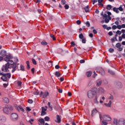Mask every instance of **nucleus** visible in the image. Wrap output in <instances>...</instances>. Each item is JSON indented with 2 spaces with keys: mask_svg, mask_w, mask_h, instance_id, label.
Segmentation results:
<instances>
[{
  "mask_svg": "<svg viewBox=\"0 0 125 125\" xmlns=\"http://www.w3.org/2000/svg\"><path fill=\"white\" fill-rule=\"evenodd\" d=\"M17 67V64H16V62H13V61H11L10 62L6 63L1 67V70L2 72H5V73H7V72H9L8 69H12V73H14L15 71H16V68Z\"/></svg>",
  "mask_w": 125,
  "mask_h": 125,
  "instance_id": "obj_1",
  "label": "nucleus"
},
{
  "mask_svg": "<svg viewBox=\"0 0 125 125\" xmlns=\"http://www.w3.org/2000/svg\"><path fill=\"white\" fill-rule=\"evenodd\" d=\"M3 111L4 114L9 115V114H11V112L13 111V107L10 105H7L3 108Z\"/></svg>",
  "mask_w": 125,
  "mask_h": 125,
  "instance_id": "obj_2",
  "label": "nucleus"
},
{
  "mask_svg": "<svg viewBox=\"0 0 125 125\" xmlns=\"http://www.w3.org/2000/svg\"><path fill=\"white\" fill-rule=\"evenodd\" d=\"M97 92V88L94 87L92 90H90L87 92V96L88 98L90 99L93 98V96L96 94Z\"/></svg>",
  "mask_w": 125,
  "mask_h": 125,
  "instance_id": "obj_3",
  "label": "nucleus"
},
{
  "mask_svg": "<svg viewBox=\"0 0 125 125\" xmlns=\"http://www.w3.org/2000/svg\"><path fill=\"white\" fill-rule=\"evenodd\" d=\"M0 76H2V77H1V80H2L3 82L7 81V77H6V74L3 73V72H0Z\"/></svg>",
  "mask_w": 125,
  "mask_h": 125,
  "instance_id": "obj_4",
  "label": "nucleus"
},
{
  "mask_svg": "<svg viewBox=\"0 0 125 125\" xmlns=\"http://www.w3.org/2000/svg\"><path fill=\"white\" fill-rule=\"evenodd\" d=\"M11 116L13 121H17L18 120V114L17 113H12Z\"/></svg>",
  "mask_w": 125,
  "mask_h": 125,
  "instance_id": "obj_5",
  "label": "nucleus"
},
{
  "mask_svg": "<svg viewBox=\"0 0 125 125\" xmlns=\"http://www.w3.org/2000/svg\"><path fill=\"white\" fill-rule=\"evenodd\" d=\"M97 72H98V73H100V74H101L102 76H104V75H105V71L104 70V69H103L102 67H99L98 69Z\"/></svg>",
  "mask_w": 125,
  "mask_h": 125,
  "instance_id": "obj_6",
  "label": "nucleus"
},
{
  "mask_svg": "<svg viewBox=\"0 0 125 125\" xmlns=\"http://www.w3.org/2000/svg\"><path fill=\"white\" fill-rule=\"evenodd\" d=\"M0 123H5V122H6V117L4 115H0Z\"/></svg>",
  "mask_w": 125,
  "mask_h": 125,
  "instance_id": "obj_7",
  "label": "nucleus"
},
{
  "mask_svg": "<svg viewBox=\"0 0 125 125\" xmlns=\"http://www.w3.org/2000/svg\"><path fill=\"white\" fill-rule=\"evenodd\" d=\"M0 54L1 55V56H3V57H5V56H6L7 55V52L5 50H1L0 52Z\"/></svg>",
  "mask_w": 125,
  "mask_h": 125,
  "instance_id": "obj_8",
  "label": "nucleus"
},
{
  "mask_svg": "<svg viewBox=\"0 0 125 125\" xmlns=\"http://www.w3.org/2000/svg\"><path fill=\"white\" fill-rule=\"evenodd\" d=\"M116 86L117 88H122L123 87V84L121 82H117L116 83Z\"/></svg>",
  "mask_w": 125,
  "mask_h": 125,
  "instance_id": "obj_9",
  "label": "nucleus"
},
{
  "mask_svg": "<svg viewBox=\"0 0 125 125\" xmlns=\"http://www.w3.org/2000/svg\"><path fill=\"white\" fill-rule=\"evenodd\" d=\"M16 109L19 112H20V111H21V112H25V109H24V108H23V107H22V106H21V105L17 106Z\"/></svg>",
  "mask_w": 125,
  "mask_h": 125,
  "instance_id": "obj_10",
  "label": "nucleus"
},
{
  "mask_svg": "<svg viewBox=\"0 0 125 125\" xmlns=\"http://www.w3.org/2000/svg\"><path fill=\"white\" fill-rule=\"evenodd\" d=\"M118 123L119 124V125H125V119H124V118L120 119L118 121Z\"/></svg>",
  "mask_w": 125,
  "mask_h": 125,
  "instance_id": "obj_11",
  "label": "nucleus"
},
{
  "mask_svg": "<svg viewBox=\"0 0 125 125\" xmlns=\"http://www.w3.org/2000/svg\"><path fill=\"white\" fill-rule=\"evenodd\" d=\"M103 19H104L105 23H107L109 22V20L107 18V14H104Z\"/></svg>",
  "mask_w": 125,
  "mask_h": 125,
  "instance_id": "obj_12",
  "label": "nucleus"
},
{
  "mask_svg": "<svg viewBox=\"0 0 125 125\" xmlns=\"http://www.w3.org/2000/svg\"><path fill=\"white\" fill-rule=\"evenodd\" d=\"M93 73L92 71H87L86 72V76L87 78H90L91 77V75H92Z\"/></svg>",
  "mask_w": 125,
  "mask_h": 125,
  "instance_id": "obj_13",
  "label": "nucleus"
},
{
  "mask_svg": "<svg viewBox=\"0 0 125 125\" xmlns=\"http://www.w3.org/2000/svg\"><path fill=\"white\" fill-rule=\"evenodd\" d=\"M2 101L4 103H6L7 104L9 103V99H8V98L4 97L2 98Z\"/></svg>",
  "mask_w": 125,
  "mask_h": 125,
  "instance_id": "obj_14",
  "label": "nucleus"
},
{
  "mask_svg": "<svg viewBox=\"0 0 125 125\" xmlns=\"http://www.w3.org/2000/svg\"><path fill=\"white\" fill-rule=\"evenodd\" d=\"M105 117L108 118V119L105 120L106 122H110V121L112 120V118L110 117V116H109V115H104V118H105Z\"/></svg>",
  "mask_w": 125,
  "mask_h": 125,
  "instance_id": "obj_15",
  "label": "nucleus"
},
{
  "mask_svg": "<svg viewBox=\"0 0 125 125\" xmlns=\"http://www.w3.org/2000/svg\"><path fill=\"white\" fill-rule=\"evenodd\" d=\"M56 122L58 124H60V123H61V117H60V116L59 115H57V121Z\"/></svg>",
  "mask_w": 125,
  "mask_h": 125,
  "instance_id": "obj_16",
  "label": "nucleus"
},
{
  "mask_svg": "<svg viewBox=\"0 0 125 125\" xmlns=\"http://www.w3.org/2000/svg\"><path fill=\"white\" fill-rule=\"evenodd\" d=\"M96 83H97V86H100V85H101V83H102V81L101 80H98Z\"/></svg>",
  "mask_w": 125,
  "mask_h": 125,
  "instance_id": "obj_17",
  "label": "nucleus"
},
{
  "mask_svg": "<svg viewBox=\"0 0 125 125\" xmlns=\"http://www.w3.org/2000/svg\"><path fill=\"white\" fill-rule=\"evenodd\" d=\"M98 112V111L97 110V109L96 108L93 109L92 111V117H93V116H94V115H95V114H96V113H97Z\"/></svg>",
  "mask_w": 125,
  "mask_h": 125,
  "instance_id": "obj_18",
  "label": "nucleus"
},
{
  "mask_svg": "<svg viewBox=\"0 0 125 125\" xmlns=\"http://www.w3.org/2000/svg\"><path fill=\"white\" fill-rule=\"evenodd\" d=\"M108 73H109V74H110V75H111L112 76H115V72H114L113 70L108 69Z\"/></svg>",
  "mask_w": 125,
  "mask_h": 125,
  "instance_id": "obj_19",
  "label": "nucleus"
},
{
  "mask_svg": "<svg viewBox=\"0 0 125 125\" xmlns=\"http://www.w3.org/2000/svg\"><path fill=\"white\" fill-rule=\"evenodd\" d=\"M49 95L48 92H45L43 95V98H46L47 96Z\"/></svg>",
  "mask_w": 125,
  "mask_h": 125,
  "instance_id": "obj_20",
  "label": "nucleus"
},
{
  "mask_svg": "<svg viewBox=\"0 0 125 125\" xmlns=\"http://www.w3.org/2000/svg\"><path fill=\"white\" fill-rule=\"evenodd\" d=\"M104 105L105 106H106V107H111V105H112V101H109L108 104H104Z\"/></svg>",
  "mask_w": 125,
  "mask_h": 125,
  "instance_id": "obj_21",
  "label": "nucleus"
},
{
  "mask_svg": "<svg viewBox=\"0 0 125 125\" xmlns=\"http://www.w3.org/2000/svg\"><path fill=\"white\" fill-rule=\"evenodd\" d=\"M113 10L114 12H116V13H119L120 11H119L118 8H116L115 7H113Z\"/></svg>",
  "mask_w": 125,
  "mask_h": 125,
  "instance_id": "obj_22",
  "label": "nucleus"
},
{
  "mask_svg": "<svg viewBox=\"0 0 125 125\" xmlns=\"http://www.w3.org/2000/svg\"><path fill=\"white\" fill-rule=\"evenodd\" d=\"M26 68L27 69V70H30V68H31V67L30 66V62H29V61H27L26 62Z\"/></svg>",
  "mask_w": 125,
  "mask_h": 125,
  "instance_id": "obj_23",
  "label": "nucleus"
},
{
  "mask_svg": "<svg viewBox=\"0 0 125 125\" xmlns=\"http://www.w3.org/2000/svg\"><path fill=\"white\" fill-rule=\"evenodd\" d=\"M4 61H6V62H7V63H10V61H11L12 60H10L9 59H8V57H5L4 58Z\"/></svg>",
  "mask_w": 125,
  "mask_h": 125,
  "instance_id": "obj_24",
  "label": "nucleus"
},
{
  "mask_svg": "<svg viewBox=\"0 0 125 125\" xmlns=\"http://www.w3.org/2000/svg\"><path fill=\"white\" fill-rule=\"evenodd\" d=\"M104 89L102 87H100L99 88V92H100L101 93H104Z\"/></svg>",
  "mask_w": 125,
  "mask_h": 125,
  "instance_id": "obj_25",
  "label": "nucleus"
},
{
  "mask_svg": "<svg viewBox=\"0 0 125 125\" xmlns=\"http://www.w3.org/2000/svg\"><path fill=\"white\" fill-rule=\"evenodd\" d=\"M55 75L58 78L61 76V74H60V72H59V71H56Z\"/></svg>",
  "mask_w": 125,
  "mask_h": 125,
  "instance_id": "obj_26",
  "label": "nucleus"
},
{
  "mask_svg": "<svg viewBox=\"0 0 125 125\" xmlns=\"http://www.w3.org/2000/svg\"><path fill=\"white\" fill-rule=\"evenodd\" d=\"M38 121L43 125H44V120L43 118H41L38 120Z\"/></svg>",
  "mask_w": 125,
  "mask_h": 125,
  "instance_id": "obj_27",
  "label": "nucleus"
},
{
  "mask_svg": "<svg viewBox=\"0 0 125 125\" xmlns=\"http://www.w3.org/2000/svg\"><path fill=\"white\" fill-rule=\"evenodd\" d=\"M106 9H107V10H111V9H112V6L110 4H108L106 5Z\"/></svg>",
  "mask_w": 125,
  "mask_h": 125,
  "instance_id": "obj_28",
  "label": "nucleus"
},
{
  "mask_svg": "<svg viewBox=\"0 0 125 125\" xmlns=\"http://www.w3.org/2000/svg\"><path fill=\"white\" fill-rule=\"evenodd\" d=\"M122 46V45L121 44V43L118 42L116 44L115 47H117V48H119V47H121Z\"/></svg>",
  "mask_w": 125,
  "mask_h": 125,
  "instance_id": "obj_29",
  "label": "nucleus"
},
{
  "mask_svg": "<svg viewBox=\"0 0 125 125\" xmlns=\"http://www.w3.org/2000/svg\"><path fill=\"white\" fill-rule=\"evenodd\" d=\"M94 102L96 104H98V103H99V102H98V101H97V95L95 96V98L94 99Z\"/></svg>",
  "mask_w": 125,
  "mask_h": 125,
  "instance_id": "obj_30",
  "label": "nucleus"
},
{
  "mask_svg": "<svg viewBox=\"0 0 125 125\" xmlns=\"http://www.w3.org/2000/svg\"><path fill=\"white\" fill-rule=\"evenodd\" d=\"M6 56L8 57V59L10 60V59H13V57L12 56V55H11V54H9V55H7Z\"/></svg>",
  "mask_w": 125,
  "mask_h": 125,
  "instance_id": "obj_31",
  "label": "nucleus"
},
{
  "mask_svg": "<svg viewBox=\"0 0 125 125\" xmlns=\"http://www.w3.org/2000/svg\"><path fill=\"white\" fill-rule=\"evenodd\" d=\"M105 121H105V120L102 121L101 125H108V123L106 122Z\"/></svg>",
  "mask_w": 125,
  "mask_h": 125,
  "instance_id": "obj_32",
  "label": "nucleus"
},
{
  "mask_svg": "<svg viewBox=\"0 0 125 125\" xmlns=\"http://www.w3.org/2000/svg\"><path fill=\"white\" fill-rule=\"evenodd\" d=\"M50 37L51 38H52L53 41H56V38H55V37H54V35H53L50 34Z\"/></svg>",
  "mask_w": 125,
  "mask_h": 125,
  "instance_id": "obj_33",
  "label": "nucleus"
},
{
  "mask_svg": "<svg viewBox=\"0 0 125 125\" xmlns=\"http://www.w3.org/2000/svg\"><path fill=\"white\" fill-rule=\"evenodd\" d=\"M21 71H22L24 72L25 71V67H24L23 65L22 64L21 65V68H20Z\"/></svg>",
  "mask_w": 125,
  "mask_h": 125,
  "instance_id": "obj_34",
  "label": "nucleus"
},
{
  "mask_svg": "<svg viewBox=\"0 0 125 125\" xmlns=\"http://www.w3.org/2000/svg\"><path fill=\"white\" fill-rule=\"evenodd\" d=\"M49 120H50V118H49V117L48 116H46L44 117V120L46 121V122H49Z\"/></svg>",
  "mask_w": 125,
  "mask_h": 125,
  "instance_id": "obj_35",
  "label": "nucleus"
},
{
  "mask_svg": "<svg viewBox=\"0 0 125 125\" xmlns=\"http://www.w3.org/2000/svg\"><path fill=\"white\" fill-rule=\"evenodd\" d=\"M41 44H42V45H47V43L45 41H43L41 42Z\"/></svg>",
  "mask_w": 125,
  "mask_h": 125,
  "instance_id": "obj_36",
  "label": "nucleus"
},
{
  "mask_svg": "<svg viewBox=\"0 0 125 125\" xmlns=\"http://www.w3.org/2000/svg\"><path fill=\"white\" fill-rule=\"evenodd\" d=\"M108 51L110 52V53H113V52L115 51V50L112 48H110L109 49Z\"/></svg>",
  "mask_w": 125,
  "mask_h": 125,
  "instance_id": "obj_37",
  "label": "nucleus"
},
{
  "mask_svg": "<svg viewBox=\"0 0 125 125\" xmlns=\"http://www.w3.org/2000/svg\"><path fill=\"white\" fill-rule=\"evenodd\" d=\"M5 75H6V76H7V78H8L9 79H10L11 78V74L9 73H6L5 74Z\"/></svg>",
  "mask_w": 125,
  "mask_h": 125,
  "instance_id": "obj_38",
  "label": "nucleus"
},
{
  "mask_svg": "<svg viewBox=\"0 0 125 125\" xmlns=\"http://www.w3.org/2000/svg\"><path fill=\"white\" fill-rule=\"evenodd\" d=\"M79 39H80L81 40H83V33H81L80 34H79Z\"/></svg>",
  "mask_w": 125,
  "mask_h": 125,
  "instance_id": "obj_39",
  "label": "nucleus"
},
{
  "mask_svg": "<svg viewBox=\"0 0 125 125\" xmlns=\"http://www.w3.org/2000/svg\"><path fill=\"white\" fill-rule=\"evenodd\" d=\"M113 124L116 125H118V120L117 119H114Z\"/></svg>",
  "mask_w": 125,
  "mask_h": 125,
  "instance_id": "obj_40",
  "label": "nucleus"
},
{
  "mask_svg": "<svg viewBox=\"0 0 125 125\" xmlns=\"http://www.w3.org/2000/svg\"><path fill=\"white\" fill-rule=\"evenodd\" d=\"M39 93L40 91H39L38 90H37L35 92H34L33 94H34V95H39Z\"/></svg>",
  "mask_w": 125,
  "mask_h": 125,
  "instance_id": "obj_41",
  "label": "nucleus"
},
{
  "mask_svg": "<svg viewBox=\"0 0 125 125\" xmlns=\"http://www.w3.org/2000/svg\"><path fill=\"white\" fill-rule=\"evenodd\" d=\"M32 61L34 65H37V61L36 60H35V59H32Z\"/></svg>",
  "mask_w": 125,
  "mask_h": 125,
  "instance_id": "obj_42",
  "label": "nucleus"
},
{
  "mask_svg": "<svg viewBox=\"0 0 125 125\" xmlns=\"http://www.w3.org/2000/svg\"><path fill=\"white\" fill-rule=\"evenodd\" d=\"M14 59L15 63H17V62H19V60H18V58H17V57L14 58Z\"/></svg>",
  "mask_w": 125,
  "mask_h": 125,
  "instance_id": "obj_43",
  "label": "nucleus"
},
{
  "mask_svg": "<svg viewBox=\"0 0 125 125\" xmlns=\"http://www.w3.org/2000/svg\"><path fill=\"white\" fill-rule=\"evenodd\" d=\"M85 24H86V26L87 27H90V23L89 22V21H87L86 22Z\"/></svg>",
  "mask_w": 125,
  "mask_h": 125,
  "instance_id": "obj_44",
  "label": "nucleus"
},
{
  "mask_svg": "<svg viewBox=\"0 0 125 125\" xmlns=\"http://www.w3.org/2000/svg\"><path fill=\"white\" fill-rule=\"evenodd\" d=\"M28 103H29V104H33V103L34 102V101L32 99H28Z\"/></svg>",
  "mask_w": 125,
  "mask_h": 125,
  "instance_id": "obj_45",
  "label": "nucleus"
},
{
  "mask_svg": "<svg viewBox=\"0 0 125 125\" xmlns=\"http://www.w3.org/2000/svg\"><path fill=\"white\" fill-rule=\"evenodd\" d=\"M110 96L108 98V99L110 100H114V96L112 94H110Z\"/></svg>",
  "mask_w": 125,
  "mask_h": 125,
  "instance_id": "obj_46",
  "label": "nucleus"
},
{
  "mask_svg": "<svg viewBox=\"0 0 125 125\" xmlns=\"http://www.w3.org/2000/svg\"><path fill=\"white\" fill-rule=\"evenodd\" d=\"M44 115H46V112L44 111H42L41 116H44Z\"/></svg>",
  "mask_w": 125,
  "mask_h": 125,
  "instance_id": "obj_47",
  "label": "nucleus"
},
{
  "mask_svg": "<svg viewBox=\"0 0 125 125\" xmlns=\"http://www.w3.org/2000/svg\"><path fill=\"white\" fill-rule=\"evenodd\" d=\"M118 10H120V11H124V9L123 8V7H122V5H120V6L119 7H118Z\"/></svg>",
  "mask_w": 125,
  "mask_h": 125,
  "instance_id": "obj_48",
  "label": "nucleus"
},
{
  "mask_svg": "<svg viewBox=\"0 0 125 125\" xmlns=\"http://www.w3.org/2000/svg\"><path fill=\"white\" fill-rule=\"evenodd\" d=\"M61 3L63 5H64V4H66V0H61Z\"/></svg>",
  "mask_w": 125,
  "mask_h": 125,
  "instance_id": "obj_49",
  "label": "nucleus"
},
{
  "mask_svg": "<svg viewBox=\"0 0 125 125\" xmlns=\"http://www.w3.org/2000/svg\"><path fill=\"white\" fill-rule=\"evenodd\" d=\"M99 115V118L101 121H102V115H101V113L100 112H98Z\"/></svg>",
  "mask_w": 125,
  "mask_h": 125,
  "instance_id": "obj_50",
  "label": "nucleus"
},
{
  "mask_svg": "<svg viewBox=\"0 0 125 125\" xmlns=\"http://www.w3.org/2000/svg\"><path fill=\"white\" fill-rule=\"evenodd\" d=\"M92 85V81H90L89 83H88V86H91V85Z\"/></svg>",
  "mask_w": 125,
  "mask_h": 125,
  "instance_id": "obj_51",
  "label": "nucleus"
},
{
  "mask_svg": "<svg viewBox=\"0 0 125 125\" xmlns=\"http://www.w3.org/2000/svg\"><path fill=\"white\" fill-rule=\"evenodd\" d=\"M93 73H94V75L93 76V78L94 79H95V78L96 77V76H97V74H96V72H95V71H93Z\"/></svg>",
  "mask_w": 125,
  "mask_h": 125,
  "instance_id": "obj_52",
  "label": "nucleus"
},
{
  "mask_svg": "<svg viewBox=\"0 0 125 125\" xmlns=\"http://www.w3.org/2000/svg\"><path fill=\"white\" fill-rule=\"evenodd\" d=\"M76 23L78 25H81V24L82 23V21L80 20H78L76 21Z\"/></svg>",
  "mask_w": 125,
  "mask_h": 125,
  "instance_id": "obj_53",
  "label": "nucleus"
},
{
  "mask_svg": "<svg viewBox=\"0 0 125 125\" xmlns=\"http://www.w3.org/2000/svg\"><path fill=\"white\" fill-rule=\"evenodd\" d=\"M83 43H85L86 42V40L85 39H83L82 40Z\"/></svg>",
  "mask_w": 125,
  "mask_h": 125,
  "instance_id": "obj_54",
  "label": "nucleus"
},
{
  "mask_svg": "<svg viewBox=\"0 0 125 125\" xmlns=\"http://www.w3.org/2000/svg\"><path fill=\"white\" fill-rule=\"evenodd\" d=\"M21 84H22V82L21 81L18 82V85L19 86H21Z\"/></svg>",
  "mask_w": 125,
  "mask_h": 125,
  "instance_id": "obj_55",
  "label": "nucleus"
},
{
  "mask_svg": "<svg viewBox=\"0 0 125 125\" xmlns=\"http://www.w3.org/2000/svg\"><path fill=\"white\" fill-rule=\"evenodd\" d=\"M116 33V34H118V35H122V31H121L120 30H117Z\"/></svg>",
  "mask_w": 125,
  "mask_h": 125,
  "instance_id": "obj_56",
  "label": "nucleus"
},
{
  "mask_svg": "<svg viewBox=\"0 0 125 125\" xmlns=\"http://www.w3.org/2000/svg\"><path fill=\"white\" fill-rule=\"evenodd\" d=\"M117 37H118V34H115L114 37H113L114 39L115 40L116 42H118V39H117Z\"/></svg>",
  "mask_w": 125,
  "mask_h": 125,
  "instance_id": "obj_57",
  "label": "nucleus"
},
{
  "mask_svg": "<svg viewBox=\"0 0 125 125\" xmlns=\"http://www.w3.org/2000/svg\"><path fill=\"white\" fill-rule=\"evenodd\" d=\"M83 9L85 10V12L87 13L89 11V9L86 8H83Z\"/></svg>",
  "mask_w": 125,
  "mask_h": 125,
  "instance_id": "obj_58",
  "label": "nucleus"
},
{
  "mask_svg": "<svg viewBox=\"0 0 125 125\" xmlns=\"http://www.w3.org/2000/svg\"><path fill=\"white\" fill-rule=\"evenodd\" d=\"M112 29L113 30H116V29H117V26L116 25H114L112 26Z\"/></svg>",
  "mask_w": 125,
  "mask_h": 125,
  "instance_id": "obj_59",
  "label": "nucleus"
},
{
  "mask_svg": "<svg viewBox=\"0 0 125 125\" xmlns=\"http://www.w3.org/2000/svg\"><path fill=\"white\" fill-rule=\"evenodd\" d=\"M65 9H69V5L68 4H65L64 5Z\"/></svg>",
  "mask_w": 125,
  "mask_h": 125,
  "instance_id": "obj_60",
  "label": "nucleus"
},
{
  "mask_svg": "<svg viewBox=\"0 0 125 125\" xmlns=\"http://www.w3.org/2000/svg\"><path fill=\"white\" fill-rule=\"evenodd\" d=\"M58 92H59V93H62V92H63V90H62V88L59 89Z\"/></svg>",
  "mask_w": 125,
  "mask_h": 125,
  "instance_id": "obj_61",
  "label": "nucleus"
},
{
  "mask_svg": "<svg viewBox=\"0 0 125 125\" xmlns=\"http://www.w3.org/2000/svg\"><path fill=\"white\" fill-rule=\"evenodd\" d=\"M71 44L72 46H75V45H76V43H75V42H71Z\"/></svg>",
  "mask_w": 125,
  "mask_h": 125,
  "instance_id": "obj_62",
  "label": "nucleus"
},
{
  "mask_svg": "<svg viewBox=\"0 0 125 125\" xmlns=\"http://www.w3.org/2000/svg\"><path fill=\"white\" fill-rule=\"evenodd\" d=\"M48 105L49 107L51 109V110L53 109L52 106H50V102L48 103Z\"/></svg>",
  "mask_w": 125,
  "mask_h": 125,
  "instance_id": "obj_63",
  "label": "nucleus"
},
{
  "mask_svg": "<svg viewBox=\"0 0 125 125\" xmlns=\"http://www.w3.org/2000/svg\"><path fill=\"white\" fill-rule=\"evenodd\" d=\"M123 48L120 47L118 48V51H123Z\"/></svg>",
  "mask_w": 125,
  "mask_h": 125,
  "instance_id": "obj_64",
  "label": "nucleus"
}]
</instances>
